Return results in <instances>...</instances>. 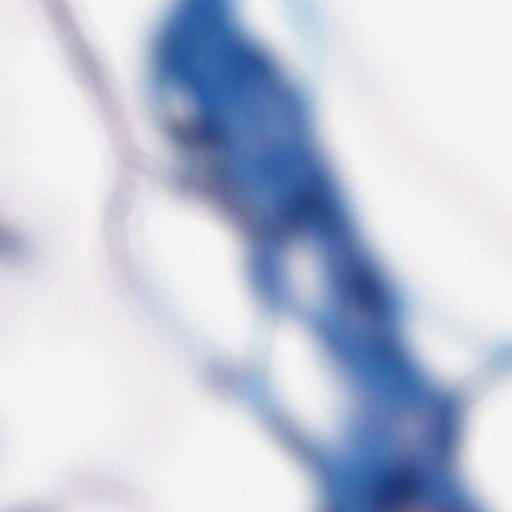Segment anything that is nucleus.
Here are the masks:
<instances>
[{"mask_svg":"<svg viewBox=\"0 0 512 512\" xmlns=\"http://www.w3.org/2000/svg\"><path fill=\"white\" fill-rule=\"evenodd\" d=\"M374 370L393 392L402 396L412 393L414 379L411 369L403 355L392 346L386 343L378 346Z\"/></svg>","mask_w":512,"mask_h":512,"instance_id":"6","label":"nucleus"},{"mask_svg":"<svg viewBox=\"0 0 512 512\" xmlns=\"http://www.w3.org/2000/svg\"><path fill=\"white\" fill-rule=\"evenodd\" d=\"M279 214L282 225L287 229L303 221L314 220L323 226L337 246L345 242L343 227L334 211L332 200L320 183L309 186L294 198L286 199Z\"/></svg>","mask_w":512,"mask_h":512,"instance_id":"3","label":"nucleus"},{"mask_svg":"<svg viewBox=\"0 0 512 512\" xmlns=\"http://www.w3.org/2000/svg\"><path fill=\"white\" fill-rule=\"evenodd\" d=\"M211 1L212 0H195V2L201 6L208 5Z\"/></svg>","mask_w":512,"mask_h":512,"instance_id":"7","label":"nucleus"},{"mask_svg":"<svg viewBox=\"0 0 512 512\" xmlns=\"http://www.w3.org/2000/svg\"><path fill=\"white\" fill-rule=\"evenodd\" d=\"M212 40L223 44L226 68L237 83H253L264 69L260 58L229 36L214 16H206L199 24L186 23L175 35L165 53L164 67L170 76L195 90L200 117L194 127V137L207 144L220 143L225 135L222 95L209 63L208 42Z\"/></svg>","mask_w":512,"mask_h":512,"instance_id":"1","label":"nucleus"},{"mask_svg":"<svg viewBox=\"0 0 512 512\" xmlns=\"http://www.w3.org/2000/svg\"><path fill=\"white\" fill-rule=\"evenodd\" d=\"M436 451L445 455L451 452L457 443L460 422V406L451 395H441L430 405Z\"/></svg>","mask_w":512,"mask_h":512,"instance_id":"5","label":"nucleus"},{"mask_svg":"<svg viewBox=\"0 0 512 512\" xmlns=\"http://www.w3.org/2000/svg\"><path fill=\"white\" fill-rule=\"evenodd\" d=\"M348 288L355 293L372 319L379 325L392 321L396 303L387 288L365 269H359L349 280Z\"/></svg>","mask_w":512,"mask_h":512,"instance_id":"4","label":"nucleus"},{"mask_svg":"<svg viewBox=\"0 0 512 512\" xmlns=\"http://www.w3.org/2000/svg\"><path fill=\"white\" fill-rule=\"evenodd\" d=\"M425 500L438 512H475L447 484L416 471L382 470L365 477L352 499L331 512H405Z\"/></svg>","mask_w":512,"mask_h":512,"instance_id":"2","label":"nucleus"}]
</instances>
